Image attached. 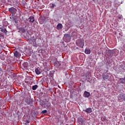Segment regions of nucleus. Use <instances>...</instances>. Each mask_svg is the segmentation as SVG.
<instances>
[{
    "instance_id": "obj_1",
    "label": "nucleus",
    "mask_w": 125,
    "mask_h": 125,
    "mask_svg": "<svg viewBox=\"0 0 125 125\" xmlns=\"http://www.w3.org/2000/svg\"><path fill=\"white\" fill-rule=\"evenodd\" d=\"M76 43L78 46H80V47H82L83 48L84 45V41L83 39H80L76 41Z\"/></svg>"
},
{
    "instance_id": "obj_2",
    "label": "nucleus",
    "mask_w": 125,
    "mask_h": 125,
    "mask_svg": "<svg viewBox=\"0 0 125 125\" xmlns=\"http://www.w3.org/2000/svg\"><path fill=\"white\" fill-rule=\"evenodd\" d=\"M118 102H123L124 101H125V94L122 93L120 94L118 96Z\"/></svg>"
},
{
    "instance_id": "obj_3",
    "label": "nucleus",
    "mask_w": 125,
    "mask_h": 125,
    "mask_svg": "<svg viewBox=\"0 0 125 125\" xmlns=\"http://www.w3.org/2000/svg\"><path fill=\"white\" fill-rule=\"evenodd\" d=\"M63 39L66 42H69L71 41V36L70 34H65L64 35Z\"/></svg>"
},
{
    "instance_id": "obj_4",
    "label": "nucleus",
    "mask_w": 125,
    "mask_h": 125,
    "mask_svg": "<svg viewBox=\"0 0 125 125\" xmlns=\"http://www.w3.org/2000/svg\"><path fill=\"white\" fill-rule=\"evenodd\" d=\"M8 11L12 13V14H16L17 12V9L16 8L12 7L8 9Z\"/></svg>"
},
{
    "instance_id": "obj_5",
    "label": "nucleus",
    "mask_w": 125,
    "mask_h": 125,
    "mask_svg": "<svg viewBox=\"0 0 125 125\" xmlns=\"http://www.w3.org/2000/svg\"><path fill=\"white\" fill-rule=\"evenodd\" d=\"M14 56L16 57V58H20L21 54H20L18 51H16L14 52Z\"/></svg>"
},
{
    "instance_id": "obj_6",
    "label": "nucleus",
    "mask_w": 125,
    "mask_h": 125,
    "mask_svg": "<svg viewBox=\"0 0 125 125\" xmlns=\"http://www.w3.org/2000/svg\"><path fill=\"white\" fill-rule=\"evenodd\" d=\"M25 102L27 103V105H31L32 104V102H33V100L31 98H26L25 99Z\"/></svg>"
},
{
    "instance_id": "obj_7",
    "label": "nucleus",
    "mask_w": 125,
    "mask_h": 125,
    "mask_svg": "<svg viewBox=\"0 0 125 125\" xmlns=\"http://www.w3.org/2000/svg\"><path fill=\"white\" fill-rule=\"evenodd\" d=\"M103 79L104 81H108V79H109V75H104L103 76Z\"/></svg>"
},
{
    "instance_id": "obj_8",
    "label": "nucleus",
    "mask_w": 125,
    "mask_h": 125,
    "mask_svg": "<svg viewBox=\"0 0 125 125\" xmlns=\"http://www.w3.org/2000/svg\"><path fill=\"white\" fill-rule=\"evenodd\" d=\"M62 28H63V25H62V24L58 23V24L57 26V30H62Z\"/></svg>"
},
{
    "instance_id": "obj_9",
    "label": "nucleus",
    "mask_w": 125,
    "mask_h": 125,
    "mask_svg": "<svg viewBox=\"0 0 125 125\" xmlns=\"http://www.w3.org/2000/svg\"><path fill=\"white\" fill-rule=\"evenodd\" d=\"M84 97L88 98L89 96H90V93L88 92H87L86 91H85L84 92Z\"/></svg>"
},
{
    "instance_id": "obj_10",
    "label": "nucleus",
    "mask_w": 125,
    "mask_h": 125,
    "mask_svg": "<svg viewBox=\"0 0 125 125\" xmlns=\"http://www.w3.org/2000/svg\"><path fill=\"white\" fill-rule=\"evenodd\" d=\"M29 22L30 23H34V21H35V18L34 17H30L29 18Z\"/></svg>"
},
{
    "instance_id": "obj_11",
    "label": "nucleus",
    "mask_w": 125,
    "mask_h": 125,
    "mask_svg": "<svg viewBox=\"0 0 125 125\" xmlns=\"http://www.w3.org/2000/svg\"><path fill=\"white\" fill-rule=\"evenodd\" d=\"M85 112L86 113H88V114H90V113H91V112H92V109H91V108L89 107L85 109Z\"/></svg>"
},
{
    "instance_id": "obj_12",
    "label": "nucleus",
    "mask_w": 125,
    "mask_h": 125,
    "mask_svg": "<svg viewBox=\"0 0 125 125\" xmlns=\"http://www.w3.org/2000/svg\"><path fill=\"white\" fill-rule=\"evenodd\" d=\"M35 73L36 75H41V73H42V72L40 71V69H39V68H36Z\"/></svg>"
},
{
    "instance_id": "obj_13",
    "label": "nucleus",
    "mask_w": 125,
    "mask_h": 125,
    "mask_svg": "<svg viewBox=\"0 0 125 125\" xmlns=\"http://www.w3.org/2000/svg\"><path fill=\"white\" fill-rule=\"evenodd\" d=\"M0 30L2 33H4V34H6L7 33V31L5 28H0Z\"/></svg>"
},
{
    "instance_id": "obj_14",
    "label": "nucleus",
    "mask_w": 125,
    "mask_h": 125,
    "mask_svg": "<svg viewBox=\"0 0 125 125\" xmlns=\"http://www.w3.org/2000/svg\"><path fill=\"white\" fill-rule=\"evenodd\" d=\"M119 81L121 83H125V77L124 78H120Z\"/></svg>"
},
{
    "instance_id": "obj_15",
    "label": "nucleus",
    "mask_w": 125,
    "mask_h": 125,
    "mask_svg": "<svg viewBox=\"0 0 125 125\" xmlns=\"http://www.w3.org/2000/svg\"><path fill=\"white\" fill-rule=\"evenodd\" d=\"M84 52L85 54H90L91 51L88 49H85Z\"/></svg>"
},
{
    "instance_id": "obj_16",
    "label": "nucleus",
    "mask_w": 125,
    "mask_h": 125,
    "mask_svg": "<svg viewBox=\"0 0 125 125\" xmlns=\"http://www.w3.org/2000/svg\"><path fill=\"white\" fill-rule=\"evenodd\" d=\"M22 66L24 68H27V67H28V62H23L22 63Z\"/></svg>"
},
{
    "instance_id": "obj_17",
    "label": "nucleus",
    "mask_w": 125,
    "mask_h": 125,
    "mask_svg": "<svg viewBox=\"0 0 125 125\" xmlns=\"http://www.w3.org/2000/svg\"><path fill=\"white\" fill-rule=\"evenodd\" d=\"M50 103L48 102H47V103H45L44 107L45 108L47 107V106H49L50 105Z\"/></svg>"
},
{
    "instance_id": "obj_18",
    "label": "nucleus",
    "mask_w": 125,
    "mask_h": 125,
    "mask_svg": "<svg viewBox=\"0 0 125 125\" xmlns=\"http://www.w3.org/2000/svg\"><path fill=\"white\" fill-rule=\"evenodd\" d=\"M38 88V85H34L32 86V90H36Z\"/></svg>"
},
{
    "instance_id": "obj_19",
    "label": "nucleus",
    "mask_w": 125,
    "mask_h": 125,
    "mask_svg": "<svg viewBox=\"0 0 125 125\" xmlns=\"http://www.w3.org/2000/svg\"><path fill=\"white\" fill-rule=\"evenodd\" d=\"M19 30H20V31H21V32H22V33L25 32V30L24 29V28L23 27L20 28Z\"/></svg>"
},
{
    "instance_id": "obj_20",
    "label": "nucleus",
    "mask_w": 125,
    "mask_h": 125,
    "mask_svg": "<svg viewBox=\"0 0 125 125\" xmlns=\"http://www.w3.org/2000/svg\"><path fill=\"white\" fill-rule=\"evenodd\" d=\"M46 113H47V111L46 110H43L41 112L42 114H46Z\"/></svg>"
},
{
    "instance_id": "obj_21",
    "label": "nucleus",
    "mask_w": 125,
    "mask_h": 125,
    "mask_svg": "<svg viewBox=\"0 0 125 125\" xmlns=\"http://www.w3.org/2000/svg\"><path fill=\"white\" fill-rule=\"evenodd\" d=\"M118 19H119V20H122V18H123V16L119 15V16L118 17Z\"/></svg>"
},
{
    "instance_id": "obj_22",
    "label": "nucleus",
    "mask_w": 125,
    "mask_h": 125,
    "mask_svg": "<svg viewBox=\"0 0 125 125\" xmlns=\"http://www.w3.org/2000/svg\"><path fill=\"white\" fill-rule=\"evenodd\" d=\"M55 6H56L55 4H52V5L51 6V7L54 8V7H55Z\"/></svg>"
},
{
    "instance_id": "obj_23",
    "label": "nucleus",
    "mask_w": 125,
    "mask_h": 125,
    "mask_svg": "<svg viewBox=\"0 0 125 125\" xmlns=\"http://www.w3.org/2000/svg\"><path fill=\"white\" fill-rule=\"evenodd\" d=\"M33 41H34V44H36V40L34 39Z\"/></svg>"
},
{
    "instance_id": "obj_24",
    "label": "nucleus",
    "mask_w": 125,
    "mask_h": 125,
    "mask_svg": "<svg viewBox=\"0 0 125 125\" xmlns=\"http://www.w3.org/2000/svg\"><path fill=\"white\" fill-rule=\"evenodd\" d=\"M108 52L109 53H111V52H112V50H108Z\"/></svg>"
},
{
    "instance_id": "obj_25",
    "label": "nucleus",
    "mask_w": 125,
    "mask_h": 125,
    "mask_svg": "<svg viewBox=\"0 0 125 125\" xmlns=\"http://www.w3.org/2000/svg\"><path fill=\"white\" fill-rule=\"evenodd\" d=\"M42 107H43V104H42Z\"/></svg>"
},
{
    "instance_id": "obj_26",
    "label": "nucleus",
    "mask_w": 125,
    "mask_h": 125,
    "mask_svg": "<svg viewBox=\"0 0 125 125\" xmlns=\"http://www.w3.org/2000/svg\"><path fill=\"white\" fill-rule=\"evenodd\" d=\"M27 124H29V121H27Z\"/></svg>"
}]
</instances>
